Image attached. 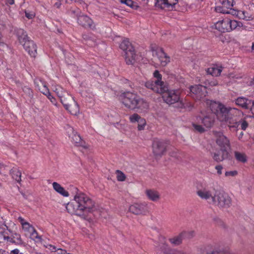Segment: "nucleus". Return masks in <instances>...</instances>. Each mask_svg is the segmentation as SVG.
Masks as SVG:
<instances>
[{
    "label": "nucleus",
    "mask_w": 254,
    "mask_h": 254,
    "mask_svg": "<svg viewBox=\"0 0 254 254\" xmlns=\"http://www.w3.org/2000/svg\"><path fill=\"white\" fill-rule=\"evenodd\" d=\"M73 192L74 199L66 206L68 212L88 220V214L97 210L95 201L77 188H73Z\"/></svg>",
    "instance_id": "f257e3e1"
},
{
    "label": "nucleus",
    "mask_w": 254,
    "mask_h": 254,
    "mask_svg": "<svg viewBox=\"0 0 254 254\" xmlns=\"http://www.w3.org/2000/svg\"><path fill=\"white\" fill-rule=\"evenodd\" d=\"M153 77L146 81L144 85L156 93L163 94V100L168 104L178 103L179 107H182L183 104L179 92L176 90H169L167 84L162 80V75L158 70L154 71Z\"/></svg>",
    "instance_id": "f03ea898"
},
{
    "label": "nucleus",
    "mask_w": 254,
    "mask_h": 254,
    "mask_svg": "<svg viewBox=\"0 0 254 254\" xmlns=\"http://www.w3.org/2000/svg\"><path fill=\"white\" fill-rule=\"evenodd\" d=\"M196 194L209 204L220 208H228L231 204V198L226 192L213 188L199 190Z\"/></svg>",
    "instance_id": "7ed1b4c3"
},
{
    "label": "nucleus",
    "mask_w": 254,
    "mask_h": 254,
    "mask_svg": "<svg viewBox=\"0 0 254 254\" xmlns=\"http://www.w3.org/2000/svg\"><path fill=\"white\" fill-rule=\"evenodd\" d=\"M239 112L235 108L227 107L224 105L221 106L217 113V117L220 122H225L229 127L230 129L237 128L239 126V123L232 117L234 112Z\"/></svg>",
    "instance_id": "20e7f679"
},
{
    "label": "nucleus",
    "mask_w": 254,
    "mask_h": 254,
    "mask_svg": "<svg viewBox=\"0 0 254 254\" xmlns=\"http://www.w3.org/2000/svg\"><path fill=\"white\" fill-rule=\"evenodd\" d=\"M120 48L125 53V58L127 64L132 65L136 60V55L134 48L128 39H126L122 41L120 45Z\"/></svg>",
    "instance_id": "39448f33"
},
{
    "label": "nucleus",
    "mask_w": 254,
    "mask_h": 254,
    "mask_svg": "<svg viewBox=\"0 0 254 254\" xmlns=\"http://www.w3.org/2000/svg\"><path fill=\"white\" fill-rule=\"evenodd\" d=\"M60 100L65 109L68 110L71 114L76 115L79 113V108L78 104L68 93H65Z\"/></svg>",
    "instance_id": "423d86ee"
},
{
    "label": "nucleus",
    "mask_w": 254,
    "mask_h": 254,
    "mask_svg": "<svg viewBox=\"0 0 254 254\" xmlns=\"http://www.w3.org/2000/svg\"><path fill=\"white\" fill-rule=\"evenodd\" d=\"M138 95L130 92L122 93L119 96L120 101L124 106L130 110H134V104L137 99Z\"/></svg>",
    "instance_id": "0eeeda50"
},
{
    "label": "nucleus",
    "mask_w": 254,
    "mask_h": 254,
    "mask_svg": "<svg viewBox=\"0 0 254 254\" xmlns=\"http://www.w3.org/2000/svg\"><path fill=\"white\" fill-rule=\"evenodd\" d=\"M169 144L168 141L163 140H154L152 144L153 153L156 158H160L167 151Z\"/></svg>",
    "instance_id": "6e6552de"
},
{
    "label": "nucleus",
    "mask_w": 254,
    "mask_h": 254,
    "mask_svg": "<svg viewBox=\"0 0 254 254\" xmlns=\"http://www.w3.org/2000/svg\"><path fill=\"white\" fill-rule=\"evenodd\" d=\"M190 90L192 93V97L195 100L198 101H205V97H206L207 92L206 88L201 85H195L192 86L190 88Z\"/></svg>",
    "instance_id": "1a4fd4ad"
},
{
    "label": "nucleus",
    "mask_w": 254,
    "mask_h": 254,
    "mask_svg": "<svg viewBox=\"0 0 254 254\" xmlns=\"http://www.w3.org/2000/svg\"><path fill=\"white\" fill-rule=\"evenodd\" d=\"M129 211L135 215H145L148 212L146 203H134L129 207Z\"/></svg>",
    "instance_id": "9d476101"
},
{
    "label": "nucleus",
    "mask_w": 254,
    "mask_h": 254,
    "mask_svg": "<svg viewBox=\"0 0 254 254\" xmlns=\"http://www.w3.org/2000/svg\"><path fill=\"white\" fill-rule=\"evenodd\" d=\"M216 142L220 147V150H227L230 148V143L228 138L221 132L216 133Z\"/></svg>",
    "instance_id": "9b49d317"
},
{
    "label": "nucleus",
    "mask_w": 254,
    "mask_h": 254,
    "mask_svg": "<svg viewBox=\"0 0 254 254\" xmlns=\"http://www.w3.org/2000/svg\"><path fill=\"white\" fill-rule=\"evenodd\" d=\"M78 23L86 28L93 29L95 28L93 20L86 15H81L77 17Z\"/></svg>",
    "instance_id": "f8f14e48"
},
{
    "label": "nucleus",
    "mask_w": 254,
    "mask_h": 254,
    "mask_svg": "<svg viewBox=\"0 0 254 254\" xmlns=\"http://www.w3.org/2000/svg\"><path fill=\"white\" fill-rule=\"evenodd\" d=\"M194 232V231L190 232H184L181 233L178 236L174 237L169 239L170 243L174 245L177 246L181 244L182 242V240L185 237L191 238L193 237Z\"/></svg>",
    "instance_id": "ddd939ff"
},
{
    "label": "nucleus",
    "mask_w": 254,
    "mask_h": 254,
    "mask_svg": "<svg viewBox=\"0 0 254 254\" xmlns=\"http://www.w3.org/2000/svg\"><path fill=\"white\" fill-rule=\"evenodd\" d=\"M23 48L28 54L33 57H35L37 54V46L33 41L30 40L22 44Z\"/></svg>",
    "instance_id": "4468645a"
},
{
    "label": "nucleus",
    "mask_w": 254,
    "mask_h": 254,
    "mask_svg": "<svg viewBox=\"0 0 254 254\" xmlns=\"http://www.w3.org/2000/svg\"><path fill=\"white\" fill-rule=\"evenodd\" d=\"M156 55L162 66H166L170 62V57L162 49H159L156 51Z\"/></svg>",
    "instance_id": "2eb2a0df"
},
{
    "label": "nucleus",
    "mask_w": 254,
    "mask_h": 254,
    "mask_svg": "<svg viewBox=\"0 0 254 254\" xmlns=\"http://www.w3.org/2000/svg\"><path fill=\"white\" fill-rule=\"evenodd\" d=\"M215 28L221 32H229V18H226L217 21L215 24Z\"/></svg>",
    "instance_id": "dca6fc26"
},
{
    "label": "nucleus",
    "mask_w": 254,
    "mask_h": 254,
    "mask_svg": "<svg viewBox=\"0 0 254 254\" xmlns=\"http://www.w3.org/2000/svg\"><path fill=\"white\" fill-rule=\"evenodd\" d=\"M157 249L164 254H172L174 251L168 247L163 238L159 240V244L157 246Z\"/></svg>",
    "instance_id": "f3484780"
},
{
    "label": "nucleus",
    "mask_w": 254,
    "mask_h": 254,
    "mask_svg": "<svg viewBox=\"0 0 254 254\" xmlns=\"http://www.w3.org/2000/svg\"><path fill=\"white\" fill-rule=\"evenodd\" d=\"M155 6L161 9H168L173 8L174 6V3L172 2V0H157L155 2Z\"/></svg>",
    "instance_id": "a211bd4d"
},
{
    "label": "nucleus",
    "mask_w": 254,
    "mask_h": 254,
    "mask_svg": "<svg viewBox=\"0 0 254 254\" xmlns=\"http://www.w3.org/2000/svg\"><path fill=\"white\" fill-rule=\"evenodd\" d=\"M15 34L19 43L22 44L29 40L26 32L21 28H18L15 30Z\"/></svg>",
    "instance_id": "6ab92c4d"
},
{
    "label": "nucleus",
    "mask_w": 254,
    "mask_h": 254,
    "mask_svg": "<svg viewBox=\"0 0 254 254\" xmlns=\"http://www.w3.org/2000/svg\"><path fill=\"white\" fill-rule=\"evenodd\" d=\"M145 193L148 199L154 202L158 201L160 198V193L154 190H146Z\"/></svg>",
    "instance_id": "aec40b11"
},
{
    "label": "nucleus",
    "mask_w": 254,
    "mask_h": 254,
    "mask_svg": "<svg viewBox=\"0 0 254 254\" xmlns=\"http://www.w3.org/2000/svg\"><path fill=\"white\" fill-rule=\"evenodd\" d=\"M135 109L140 110L141 111L146 110L149 107V104L143 99L141 98L139 96H137V99L135 102Z\"/></svg>",
    "instance_id": "412c9836"
},
{
    "label": "nucleus",
    "mask_w": 254,
    "mask_h": 254,
    "mask_svg": "<svg viewBox=\"0 0 254 254\" xmlns=\"http://www.w3.org/2000/svg\"><path fill=\"white\" fill-rule=\"evenodd\" d=\"M205 102L206 105L210 108L212 112L215 114L218 113L221 106L223 105L219 102H216L209 100H206Z\"/></svg>",
    "instance_id": "4be33fe9"
},
{
    "label": "nucleus",
    "mask_w": 254,
    "mask_h": 254,
    "mask_svg": "<svg viewBox=\"0 0 254 254\" xmlns=\"http://www.w3.org/2000/svg\"><path fill=\"white\" fill-rule=\"evenodd\" d=\"M223 67L220 65H213L207 69V74L213 76H218L222 71Z\"/></svg>",
    "instance_id": "5701e85b"
},
{
    "label": "nucleus",
    "mask_w": 254,
    "mask_h": 254,
    "mask_svg": "<svg viewBox=\"0 0 254 254\" xmlns=\"http://www.w3.org/2000/svg\"><path fill=\"white\" fill-rule=\"evenodd\" d=\"M221 154L219 152H215L212 154V158L217 162H221L228 158L229 152L227 150H220Z\"/></svg>",
    "instance_id": "b1692460"
},
{
    "label": "nucleus",
    "mask_w": 254,
    "mask_h": 254,
    "mask_svg": "<svg viewBox=\"0 0 254 254\" xmlns=\"http://www.w3.org/2000/svg\"><path fill=\"white\" fill-rule=\"evenodd\" d=\"M236 104L245 109L249 108V106L251 105L252 100H249L244 97H238L235 101Z\"/></svg>",
    "instance_id": "393cba45"
},
{
    "label": "nucleus",
    "mask_w": 254,
    "mask_h": 254,
    "mask_svg": "<svg viewBox=\"0 0 254 254\" xmlns=\"http://www.w3.org/2000/svg\"><path fill=\"white\" fill-rule=\"evenodd\" d=\"M72 141L75 146L82 147L84 148H86L85 142L81 139L79 135L76 133H74L72 136Z\"/></svg>",
    "instance_id": "a878e982"
},
{
    "label": "nucleus",
    "mask_w": 254,
    "mask_h": 254,
    "mask_svg": "<svg viewBox=\"0 0 254 254\" xmlns=\"http://www.w3.org/2000/svg\"><path fill=\"white\" fill-rule=\"evenodd\" d=\"M54 189L57 192L62 195L64 197H67L69 196V193L65 189L61 186L60 184L57 182H54L52 184Z\"/></svg>",
    "instance_id": "bb28decb"
},
{
    "label": "nucleus",
    "mask_w": 254,
    "mask_h": 254,
    "mask_svg": "<svg viewBox=\"0 0 254 254\" xmlns=\"http://www.w3.org/2000/svg\"><path fill=\"white\" fill-rule=\"evenodd\" d=\"M202 124L207 128H210L212 127L214 123V116L208 115L205 116L201 121Z\"/></svg>",
    "instance_id": "cd10ccee"
},
{
    "label": "nucleus",
    "mask_w": 254,
    "mask_h": 254,
    "mask_svg": "<svg viewBox=\"0 0 254 254\" xmlns=\"http://www.w3.org/2000/svg\"><path fill=\"white\" fill-rule=\"evenodd\" d=\"M53 90L57 94L60 99L63 98L65 93H68L63 87L59 85L53 86Z\"/></svg>",
    "instance_id": "c85d7f7f"
},
{
    "label": "nucleus",
    "mask_w": 254,
    "mask_h": 254,
    "mask_svg": "<svg viewBox=\"0 0 254 254\" xmlns=\"http://www.w3.org/2000/svg\"><path fill=\"white\" fill-rule=\"evenodd\" d=\"M234 154L235 159L238 162L244 163L247 161V157L245 153L235 151Z\"/></svg>",
    "instance_id": "c756f323"
},
{
    "label": "nucleus",
    "mask_w": 254,
    "mask_h": 254,
    "mask_svg": "<svg viewBox=\"0 0 254 254\" xmlns=\"http://www.w3.org/2000/svg\"><path fill=\"white\" fill-rule=\"evenodd\" d=\"M11 174L12 177L13 179H14L18 183L20 182V181H21V173L18 170L16 169L12 170Z\"/></svg>",
    "instance_id": "7c9ffc66"
},
{
    "label": "nucleus",
    "mask_w": 254,
    "mask_h": 254,
    "mask_svg": "<svg viewBox=\"0 0 254 254\" xmlns=\"http://www.w3.org/2000/svg\"><path fill=\"white\" fill-rule=\"evenodd\" d=\"M241 23L235 20L229 19V32L235 29L238 27H240Z\"/></svg>",
    "instance_id": "2f4dec72"
},
{
    "label": "nucleus",
    "mask_w": 254,
    "mask_h": 254,
    "mask_svg": "<svg viewBox=\"0 0 254 254\" xmlns=\"http://www.w3.org/2000/svg\"><path fill=\"white\" fill-rule=\"evenodd\" d=\"M219 1L227 9H231L233 6L234 0H219Z\"/></svg>",
    "instance_id": "473e14b6"
},
{
    "label": "nucleus",
    "mask_w": 254,
    "mask_h": 254,
    "mask_svg": "<svg viewBox=\"0 0 254 254\" xmlns=\"http://www.w3.org/2000/svg\"><path fill=\"white\" fill-rule=\"evenodd\" d=\"M120 1L121 3L135 9H136L138 7L131 0H120Z\"/></svg>",
    "instance_id": "72a5a7b5"
},
{
    "label": "nucleus",
    "mask_w": 254,
    "mask_h": 254,
    "mask_svg": "<svg viewBox=\"0 0 254 254\" xmlns=\"http://www.w3.org/2000/svg\"><path fill=\"white\" fill-rule=\"evenodd\" d=\"M34 84L36 87L37 88L38 90H39L41 87L46 84V83L41 79L37 78L34 80Z\"/></svg>",
    "instance_id": "f704fd0d"
},
{
    "label": "nucleus",
    "mask_w": 254,
    "mask_h": 254,
    "mask_svg": "<svg viewBox=\"0 0 254 254\" xmlns=\"http://www.w3.org/2000/svg\"><path fill=\"white\" fill-rule=\"evenodd\" d=\"M116 173L117 174V178L119 181H124L126 179V175L122 171L120 170H117Z\"/></svg>",
    "instance_id": "c9c22d12"
},
{
    "label": "nucleus",
    "mask_w": 254,
    "mask_h": 254,
    "mask_svg": "<svg viewBox=\"0 0 254 254\" xmlns=\"http://www.w3.org/2000/svg\"><path fill=\"white\" fill-rule=\"evenodd\" d=\"M215 11L217 12L222 13H230V11L228 10V9L224 7L223 5L221 6H217L215 7Z\"/></svg>",
    "instance_id": "e433bc0d"
},
{
    "label": "nucleus",
    "mask_w": 254,
    "mask_h": 254,
    "mask_svg": "<svg viewBox=\"0 0 254 254\" xmlns=\"http://www.w3.org/2000/svg\"><path fill=\"white\" fill-rule=\"evenodd\" d=\"M137 123H138V127H137L138 129L139 130H141L144 129V127L146 125L145 120L143 118H141V119L138 121Z\"/></svg>",
    "instance_id": "4c0bfd02"
},
{
    "label": "nucleus",
    "mask_w": 254,
    "mask_h": 254,
    "mask_svg": "<svg viewBox=\"0 0 254 254\" xmlns=\"http://www.w3.org/2000/svg\"><path fill=\"white\" fill-rule=\"evenodd\" d=\"M141 117L137 114H133L132 115L129 117V120L130 122L133 123L138 122V121L141 119Z\"/></svg>",
    "instance_id": "58836bf2"
},
{
    "label": "nucleus",
    "mask_w": 254,
    "mask_h": 254,
    "mask_svg": "<svg viewBox=\"0 0 254 254\" xmlns=\"http://www.w3.org/2000/svg\"><path fill=\"white\" fill-rule=\"evenodd\" d=\"M207 254H231L230 252L227 251L219 250H214L211 253H207Z\"/></svg>",
    "instance_id": "ea45409f"
},
{
    "label": "nucleus",
    "mask_w": 254,
    "mask_h": 254,
    "mask_svg": "<svg viewBox=\"0 0 254 254\" xmlns=\"http://www.w3.org/2000/svg\"><path fill=\"white\" fill-rule=\"evenodd\" d=\"M192 126L194 129L199 132L202 133L205 131L204 128L201 125L193 124Z\"/></svg>",
    "instance_id": "a19ab883"
},
{
    "label": "nucleus",
    "mask_w": 254,
    "mask_h": 254,
    "mask_svg": "<svg viewBox=\"0 0 254 254\" xmlns=\"http://www.w3.org/2000/svg\"><path fill=\"white\" fill-rule=\"evenodd\" d=\"M39 90L45 95L48 94L50 93L49 90L47 87L46 84L41 87V88H40Z\"/></svg>",
    "instance_id": "79ce46f5"
},
{
    "label": "nucleus",
    "mask_w": 254,
    "mask_h": 254,
    "mask_svg": "<svg viewBox=\"0 0 254 254\" xmlns=\"http://www.w3.org/2000/svg\"><path fill=\"white\" fill-rule=\"evenodd\" d=\"M25 16L28 19H32L35 16V13L33 12L25 11Z\"/></svg>",
    "instance_id": "37998d69"
},
{
    "label": "nucleus",
    "mask_w": 254,
    "mask_h": 254,
    "mask_svg": "<svg viewBox=\"0 0 254 254\" xmlns=\"http://www.w3.org/2000/svg\"><path fill=\"white\" fill-rule=\"evenodd\" d=\"M237 174V172L236 171H227L225 172V176L226 177L228 176H235Z\"/></svg>",
    "instance_id": "c03bdc74"
},
{
    "label": "nucleus",
    "mask_w": 254,
    "mask_h": 254,
    "mask_svg": "<svg viewBox=\"0 0 254 254\" xmlns=\"http://www.w3.org/2000/svg\"><path fill=\"white\" fill-rule=\"evenodd\" d=\"M46 96H47L48 99L51 101V102L54 105H56V99L54 97H53L50 93H49L48 94L46 95Z\"/></svg>",
    "instance_id": "a18cd8bd"
},
{
    "label": "nucleus",
    "mask_w": 254,
    "mask_h": 254,
    "mask_svg": "<svg viewBox=\"0 0 254 254\" xmlns=\"http://www.w3.org/2000/svg\"><path fill=\"white\" fill-rule=\"evenodd\" d=\"M84 39L87 41V44H88L89 46H93L94 44L93 43V41L91 40L89 38L87 37V36L86 35H83V36Z\"/></svg>",
    "instance_id": "49530a36"
},
{
    "label": "nucleus",
    "mask_w": 254,
    "mask_h": 254,
    "mask_svg": "<svg viewBox=\"0 0 254 254\" xmlns=\"http://www.w3.org/2000/svg\"><path fill=\"white\" fill-rule=\"evenodd\" d=\"M222 169L223 167L221 165H217L215 166V169L217 170V174L219 175L222 174Z\"/></svg>",
    "instance_id": "de8ad7c7"
},
{
    "label": "nucleus",
    "mask_w": 254,
    "mask_h": 254,
    "mask_svg": "<svg viewBox=\"0 0 254 254\" xmlns=\"http://www.w3.org/2000/svg\"><path fill=\"white\" fill-rule=\"evenodd\" d=\"M8 237L4 236L3 233L0 232V243H2L6 239H8Z\"/></svg>",
    "instance_id": "09e8293b"
},
{
    "label": "nucleus",
    "mask_w": 254,
    "mask_h": 254,
    "mask_svg": "<svg viewBox=\"0 0 254 254\" xmlns=\"http://www.w3.org/2000/svg\"><path fill=\"white\" fill-rule=\"evenodd\" d=\"M248 126V124L246 121H243L241 124V128L243 130H245Z\"/></svg>",
    "instance_id": "8fccbe9b"
},
{
    "label": "nucleus",
    "mask_w": 254,
    "mask_h": 254,
    "mask_svg": "<svg viewBox=\"0 0 254 254\" xmlns=\"http://www.w3.org/2000/svg\"><path fill=\"white\" fill-rule=\"evenodd\" d=\"M18 220L19 222L21 223L22 225L25 226V225H29V223L27 222H25L24 219L22 218L21 217H18Z\"/></svg>",
    "instance_id": "3c124183"
},
{
    "label": "nucleus",
    "mask_w": 254,
    "mask_h": 254,
    "mask_svg": "<svg viewBox=\"0 0 254 254\" xmlns=\"http://www.w3.org/2000/svg\"><path fill=\"white\" fill-rule=\"evenodd\" d=\"M67 254V253H66V251L61 249H59L57 251L56 254Z\"/></svg>",
    "instance_id": "603ef678"
},
{
    "label": "nucleus",
    "mask_w": 254,
    "mask_h": 254,
    "mask_svg": "<svg viewBox=\"0 0 254 254\" xmlns=\"http://www.w3.org/2000/svg\"><path fill=\"white\" fill-rule=\"evenodd\" d=\"M72 1H74L75 2H76V3H79L80 4H82V3H84V2L81 0H66V2L68 3V2H72Z\"/></svg>",
    "instance_id": "864d4df0"
},
{
    "label": "nucleus",
    "mask_w": 254,
    "mask_h": 254,
    "mask_svg": "<svg viewBox=\"0 0 254 254\" xmlns=\"http://www.w3.org/2000/svg\"><path fill=\"white\" fill-rule=\"evenodd\" d=\"M10 254H23L21 253H20L19 250L18 249H14L11 251Z\"/></svg>",
    "instance_id": "5fc2aeb1"
},
{
    "label": "nucleus",
    "mask_w": 254,
    "mask_h": 254,
    "mask_svg": "<svg viewBox=\"0 0 254 254\" xmlns=\"http://www.w3.org/2000/svg\"><path fill=\"white\" fill-rule=\"evenodd\" d=\"M252 106L251 107V111H252V113L254 115V101H252Z\"/></svg>",
    "instance_id": "6e6d98bb"
},
{
    "label": "nucleus",
    "mask_w": 254,
    "mask_h": 254,
    "mask_svg": "<svg viewBox=\"0 0 254 254\" xmlns=\"http://www.w3.org/2000/svg\"><path fill=\"white\" fill-rule=\"evenodd\" d=\"M61 4V2H60V1H58V2H56V3H55V5L57 7L59 8V7H60V6Z\"/></svg>",
    "instance_id": "4d7b16f0"
},
{
    "label": "nucleus",
    "mask_w": 254,
    "mask_h": 254,
    "mask_svg": "<svg viewBox=\"0 0 254 254\" xmlns=\"http://www.w3.org/2000/svg\"><path fill=\"white\" fill-rule=\"evenodd\" d=\"M7 2L9 4H13L14 2V0H7Z\"/></svg>",
    "instance_id": "13d9d810"
},
{
    "label": "nucleus",
    "mask_w": 254,
    "mask_h": 254,
    "mask_svg": "<svg viewBox=\"0 0 254 254\" xmlns=\"http://www.w3.org/2000/svg\"><path fill=\"white\" fill-rule=\"evenodd\" d=\"M25 90L27 91L28 93L30 95L32 93L31 89L29 88L25 87Z\"/></svg>",
    "instance_id": "bf43d9fd"
},
{
    "label": "nucleus",
    "mask_w": 254,
    "mask_h": 254,
    "mask_svg": "<svg viewBox=\"0 0 254 254\" xmlns=\"http://www.w3.org/2000/svg\"><path fill=\"white\" fill-rule=\"evenodd\" d=\"M0 25H1L3 27H6V24L4 22H2V23H0Z\"/></svg>",
    "instance_id": "052dcab7"
},
{
    "label": "nucleus",
    "mask_w": 254,
    "mask_h": 254,
    "mask_svg": "<svg viewBox=\"0 0 254 254\" xmlns=\"http://www.w3.org/2000/svg\"><path fill=\"white\" fill-rule=\"evenodd\" d=\"M243 132H241L240 133V135H239V138H241V137L243 136Z\"/></svg>",
    "instance_id": "680f3d73"
},
{
    "label": "nucleus",
    "mask_w": 254,
    "mask_h": 254,
    "mask_svg": "<svg viewBox=\"0 0 254 254\" xmlns=\"http://www.w3.org/2000/svg\"><path fill=\"white\" fill-rule=\"evenodd\" d=\"M0 226H2V225H4V226H6V224L5 223V222H3V223H1V222H0Z\"/></svg>",
    "instance_id": "e2e57ef3"
},
{
    "label": "nucleus",
    "mask_w": 254,
    "mask_h": 254,
    "mask_svg": "<svg viewBox=\"0 0 254 254\" xmlns=\"http://www.w3.org/2000/svg\"><path fill=\"white\" fill-rule=\"evenodd\" d=\"M50 247H53V249H52L53 250H55L56 251V247L55 246H53L52 245H50Z\"/></svg>",
    "instance_id": "0e129e2a"
},
{
    "label": "nucleus",
    "mask_w": 254,
    "mask_h": 254,
    "mask_svg": "<svg viewBox=\"0 0 254 254\" xmlns=\"http://www.w3.org/2000/svg\"><path fill=\"white\" fill-rule=\"evenodd\" d=\"M218 84L217 82H213V85H217Z\"/></svg>",
    "instance_id": "69168bd1"
},
{
    "label": "nucleus",
    "mask_w": 254,
    "mask_h": 254,
    "mask_svg": "<svg viewBox=\"0 0 254 254\" xmlns=\"http://www.w3.org/2000/svg\"><path fill=\"white\" fill-rule=\"evenodd\" d=\"M252 50L254 51V43L253 44L252 47Z\"/></svg>",
    "instance_id": "338daca9"
},
{
    "label": "nucleus",
    "mask_w": 254,
    "mask_h": 254,
    "mask_svg": "<svg viewBox=\"0 0 254 254\" xmlns=\"http://www.w3.org/2000/svg\"><path fill=\"white\" fill-rule=\"evenodd\" d=\"M35 233L36 234H37V232L35 230H34V231H33V235H34V234Z\"/></svg>",
    "instance_id": "774afa93"
}]
</instances>
